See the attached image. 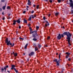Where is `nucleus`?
I'll use <instances>...</instances> for the list:
<instances>
[{"label": "nucleus", "mask_w": 73, "mask_h": 73, "mask_svg": "<svg viewBox=\"0 0 73 73\" xmlns=\"http://www.w3.org/2000/svg\"><path fill=\"white\" fill-rule=\"evenodd\" d=\"M61 37H64V36L62 34L61 35Z\"/></svg>", "instance_id": "obj_42"}, {"label": "nucleus", "mask_w": 73, "mask_h": 73, "mask_svg": "<svg viewBox=\"0 0 73 73\" xmlns=\"http://www.w3.org/2000/svg\"><path fill=\"white\" fill-rule=\"evenodd\" d=\"M27 4L28 5H31V2H30V0H28Z\"/></svg>", "instance_id": "obj_7"}, {"label": "nucleus", "mask_w": 73, "mask_h": 73, "mask_svg": "<svg viewBox=\"0 0 73 73\" xmlns=\"http://www.w3.org/2000/svg\"><path fill=\"white\" fill-rule=\"evenodd\" d=\"M19 38L20 39V40H24L23 38H22L21 37H19Z\"/></svg>", "instance_id": "obj_28"}, {"label": "nucleus", "mask_w": 73, "mask_h": 73, "mask_svg": "<svg viewBox=\"0 0 73 73\" xmlns=\"http://www.w3.org/2000/svg\"><path fill=\"white\" fill-rule=\"evenodd\" d=\"M26 12V11H24L23 12V13H25Z\"/></svg>", "instance_id": "obj_44"}, {"label": "nucleus", "mask_w": 73, "mask_h": 73, "mask_svg": "<svg viewBox=\"0 0 73 73\" xmlns=\"http://www.w3.org/2000/svg\"><path fill=\"white\" fill-rule=\"evenodd\" d=\"M38 7H39V5H38L36 7L37 9H38Z\"/></svg>", "instance_id": "obj_33"}, {"label": "nucleus", "mask_w": 73, "mask_h": 73, "mask_svg": "<svg viewBox=\"0 0 73 73\" xmlns=\"http://www.w3.org/2000/svg\"><path fill=\"white\" fill-rule=\"evenodd\" d=\"M63 35H66V36H67V39H70V37L72 36V35H71V34H70V33L69 32H68V33L66 32H64L63 33Z\"/></svg>", "instance_id": "obj_1"}, {"label": "nucleus", "mask_w": 73, "mask_h": 73, "mask_svg": "<svg viewBox=\"0 0 73 73\" xmlns=\"http://www.w3.org/2000/svg\"><path fill=\"white\" fill-rule=\"evenodd\" d=\"M58 3H60V2H61V0H58Z\"/></svg>", "instance_id": "obj_37"}, {"label": "nucleus", "mask_w": 73, "mask_h": 73, "mask_svg": "<svg viewBox=\"0 0 73 73\" xmlns=\"http://www.w3.org/2000/svg\"><path fill=\"white\" fill-rule=\"evenodd\" d=\"M10 15H11V14H9L8 15L9 16H10Z\"/></svg>", "instance_id": "obj_60"}, {"label": "nucleus", "mask_w": 73, "mask_h": 73, "mask_svg": "<svg viewBox=\"0 0 73 73\" xmlns=\"http://www.w3.org/2000/svg\"><path fill=\"white\" fill-rule=\"evenodd\" d=\"M14 70L15 71V72H16V73H18V71L16 70V68H14Z\"/></svg>", "instance_id": "obj_16"}, {"label": "nucleus", "mask_w": 73, "mask_h": 73, "mask_svg": "<svg viewBox=\"0 0 73 73\" xmlns=\"http://www.w3.org/2000/svg\"><path fill=\"white\" fill-rule=\"evenodd\" d=\"M7 72H8V73H9V71H7Z\"/></svg>", "instance_id": "obj_58"}, {"label": "nucleus", "mask_w": 73, "mask_h": 73, "mask_svg": "<svg viewBox=\"0 0 73 73\" xmlns=\"http://www.w3.org/2000/svg\"><path fill=\"white\" fill-rule=\"evenodd\" d=\"M60 55H61V54H60L59 55V59L60 60Z\"/></svg>", "instance_id": "obj_35"}, {"label": "nucleus", "mask_w": 73, "mask_h": 73, "mask_svg": "<svg viewBox=\"0 0 73 73\" xmlns=\"http://www.w3.org/2000/svg\"><path fill=\"white\" fill-rule=\"evenodd\" d=\"M31 13H34V11L33 10L32 11Z\"/></svg>", "instance_id": "obj_40"}, {"label": "nucleus", "mask_w": 73, "mask_h": 73, "mask_svg": "<svg viewBox=\"0 0 73 73\" xmlns=\"http://www.w3.org/2000/svg\"><path fill=\"white\" fill-rule=\"evenodd\" d=\"M33 6L34 7H35V6H36V5H33Z\"/></svg>", "instance_id": "obj_48"}, {"label": "nucleus", "mask_w": 73, "mask_h": 73, "mask_svg": "<svg viewBox=\"0 0 73 73\" xmlns=\"http://www.w3.org/2000/svg\"><path fill=\"white\" fill-rule=\"evenodd\" d=\"M50 36H48L47 37V40H49L50 39Z\"/></svg>", "instance_id": "obj_34"}, {"label": "nucleus", "mask_w": 73, "mask_h": 73, "mask_svg": "<svg viewBox=\"0 0 73 73\" xmlns=\"http://www.w3.org/2000/svg\"><path fill=\"white\" fill-rule=\"evenodd\" d=\"M56 55H58V53H56Z\"/></svg>", "instance_id": "obj_55"}, {"label": "nucleus", "mask_w": 73, "mask_h": 73, "mask_svg": "<svg viewBox=\"0 0 73 73\" xmlns=\"http://www.w3.org/2000/svg\"><path fill=\"white\" fill-rule=\"evenodd\" d=\"M4 68H2L1 69V72H3V71H4Z\"/></svg>", "instance_id": "obj_26"}, {"label": "nucleus", "mask_w": 73, "mask_h": 73, "mask_svg": "<svg viewBox=\"0 0 73 73\" xmlns=\"http://www.w3.org/2000/svg\"><path fill=\"white\" fill-rule=\"evenodd\" d=\"M70 2L71 3H73V1L72 0H69Z\"/></svg>", "instance_id": "obj_30"}, {"label": "nucleus", "mask_w": 73, "mask_h": 73, "mask_svg": "<svg viewBox=\"0 0 73 73\" xmlns=\"http://www.w3.org/2000/svg\"><path fill=\"white\" fill-rule=\"evenodd\" d=\"M5 1V0H1V1H2V2H4Z\"/></svg>", "instance_id": "obj_38"}, {"label": "nucleus", "mask_w": 73, "mask_h": 73, "mask_svg": "<svg viewBox=\"0 0 73 73\" xmlns=\"http://www.w3.org/2000/svg\"><path fill=\"white\" fill-rule=\"evenodd\" d=\"M66 54H67V56H69V55H70V53H69L68 52L66 53Z\"/></svg>", "instance_id": "obj_21"}, {"label": "nucleus", "mask_w": 73, "mask_h": 73, "mask_svg": "<svg viewBox=\"0 0 73 73\" xmlns=\"http://www.w3.org/2000/svg\"><path fill=\"white\" fill-rule=\"evenodd\" d=\"M34 54V52H32L31 53L29 54V56H32Z\"/></svg>", "instance_id": "obj_10"}, {"label": "nucleus", "mask_w": 73, "mask_h": 73, "mask_svg": "<svg viewBox=\"0 0 73 73\" xmlns=\"http://www.w3.org/2000/svg\"><path fill=\"white\" fill-rule=\"evenodd\" d=\"M4 19H5V17H3L2 19V20H4Z\"/></svg>", "instance_id": "obj_43"}, {"label": "nucleus", "mask_w": 73, "mask_h": 73, "mask_svg": "<svg viewBox=\"0 0 73 73\" xmlns=\"http://www.w3.org/2000/svg\"><path fill=\"white\" fill-rule=\"evenodd\" d=\"M68 66H69V64H68Z\"/></svg>", "instance_id": "obj_59"}, {"label": "nucleus", "mask_w": 73, "mask_h": 73, "mask_svg": "<svg viewBox=\"0 0 73 73\" xmlns=\"http://www.w3.org/2000/svg\"><path fill=\"white\" fill-rule=\"evenodd\" d=\"M17 23H18L19 24H20V19H19L17 20Z\"/></svg>", "instance_id": "obj_14"}, {"label": "nucleus", "mask_w": 73, "mask_h": 73, "mask_svg": "<svg viewBox=\"0 0 73 73\" xmlns=\"http://www.w3.org/2000/svg\"><path fill=\"white\" fill-rule=\"evenodd\" d=\"M27 8H29V6H27Z\"/></svg>", "instance_id": "obj_52"}, {"label": "nucleus", "mask_w": 73, "mask_h": 73, "mask_svg": "<svg viewBox=\"0 0 73 73\" xmlns=\"http://www.w3.org/2000/svg\"><path fill=\"white\" fill-rule=\"evenodd\" d=\"M38 47L40 48H41V45H40V44H38Z\"/></svg>", "instance_id": "obj_23"}, {"label": "nucleus", "mask_w": 73, "mask_h": 73, "mask_svg": "<svg viewBox=\"0 0 73 73\" xmlns=\"http://www.w3.org/2000/svg\"><path fill=\"white\" fill-rule=\"evenodd\" d=\"M60 60H57V59H56L54 60V61L55 62H56V65L58 66H59L60 65Z\"/></svg>", "instance_id": "obj_4"}, {"label": "nucleus", "mask_w": 73, "mask_h": 73, "mask_svg": "<svg viewBox=\"0 0 73 73\" xmlns=\"http://www.w3.org/2000/svg\"><path fill=\"white\" fill-rule=\"evenodd\" d=\"M28 44H26L25 45V49H27V46H28Z\"/></svg>", "instance_id": "obj_18"}, {"label": "nucleus", "mask_w": 73, "mask_h": 73, "mask_svg": "<svg viewBox=\"0 0 73 73\" xmlns=\"http://www.w3.org/2000/svg\"><path fill=\"white\" fill-rule=\"evenodd\" d=\"M50 3H52V0H50Z\"/></svg>", "instance_id": "obj_45"}, {"label": "nucleus", "mask_w": 73, "mask_h": 73, "mask_svg": "<svg viewBox=\"0 0 73 73\" xmlns=\"http://www.w3.org/2000/svg\"><path fill=\"white\" fill-rule=\"evenodd\" d=\"M10 7H9V6H8L7 7V9H10Z\"/></svg>", "instance_id": "obj_29"}, {"label": "nucleus", "mask_w": 73, "mask_h": 73, "mask_svg": "<svg viewBox=\"0 0 73 73\" xmlns=\"http://www.w3.org/2000/svg\"><path fill=\"white\" fill-rule=\"evenodd\" d=\"M28 60L29 61V59H28Z\"/></svg>", "instance_id": "obj_63"}, {"label": "nucleus", "mask_w": 73, "mask_h": 73, "mask_svg": "<svg viewBox=\"0 0 73 73\" xmlns=\"http://www.w3.org/2000/svg\"><path fill=\"white\" fill-rule=\"evenodd\" d=\"M31 17H32V19H34V18H35V17H34V16H33V15H32L31 16Z\"/></svg>", "instance_id": "obj_24"}, {"label": "nucleus", "mask_w": 73, "mask_h": 73, "mask_svg": "<svg viewBox=\"0 0 73 73\" xmlns=\"http://www.w3.org/2000/svg\"><path fill=\"white\" fill-rule=\"evenodd\" d=\"M61 34H59L57 36V38L58 39V40H60V39H61Z\"/></svg>", "instance_id": "obj_6"}, {"label": "nucleus", "mask_w": 73, "mask_h": 73, "mask_svg": "<svg viewBox=\"0 0 73 73\" xmlns=\"http://www.w3.org/2000/svg\"><path fill=\"white\" fill-rule=\"evenodd\" d=\"M39 28V27H38V26H36V29H38Z\"/></svg>", "instance_id": "obj_32"}, {"label": "nucleus", "mask_w": 73, "mask_h": 73, "mask_svg": "<svg viewBox=\"0 0 73 73\" xmlns=\"http://www.w3.org/2000/svg\"><path fill=\"white\" fill-rule=\"evenodd\" d=\"M48 16H50V14H49L48 15Z\"/></svg>", "instance_id": "obj_50"}, {"label": "nucleus", "mask_w": 73, "mask_h": 73, "mask_svg": "<svg viewBox=\"0 0 73 73\" xmlns=\"http://www.w3.org/2000/svg\"><path fill=\"white\" fill-rule=\"evenodd\" d=\"M36 16V15H35V16H34V17H35Z\"/></svg>", "instance_id": "obj_61"}, {"label": "nucleus", "mask_w": 73, "mask_h": 73, "mask_svg": "<svg viewBox=\"0 0 73 73\" xmlns=\"http://www.w3.org/2000/svg\"><path fill=\"white\" fill-rule=\"evenodd\" d=\"M6 42L7 43V45H9V44L10 45H11L12 46H14V43H13V44L12 45V43L10 42V40H9L8 41V40L7 38L6 39Z\"/></svg>", "instance_id": "obj_2"}, {"label": "nucleus", "mask_w": 73, "mask_h": 73, "mask_svg": "<svg viewBox=\"0 0 73 73\" xmlns=\"http://www.w3.org/2000/svg\"><path fill=\"white\" fill-rule=\"evenodd\" d=\"M44 1H46L47 2H48V0H44Z\"/></svg>", "instance_id": "obj_49"}, {"label": "nucleus", "mask_w": 73, "mask_h": 73, "mask_svg": "<svg viewBox=\"0 0 73 73\" xmlns=\"http://www.w3.org/2000/svg\"><path fill=\"white\" fill-rule=\"evenodd\" d=\"M32 19V17H30L29 18V21H31V19Z\"/></svg>", "instance_id": "obj_25"}, {"label": "nucleus", "mask_w": 73, "mask_h": 73, "mask_svg": "<svg viewBox=\"0 0 73 73\" xmlns=\"http://www.w3.org/2000/svg\"><path fill=\"white\" fill-rule=\"evenodd\" d=\"M69 57V56L68 55H67L66 56V58H68Z\"/></svg>", "instance_id": "obj_36"}, {"label": "nucleus", "mask_w": 73, "mask_h": 73, "mask_svg": "<svg viewBox=\"0 0 73 73\" xmlns=\"http://www.w3.org/2000/svg\"><path fill=\"white\" fill-rule=\"evenodd\" d=\"M6 5H7V3L5 4V5L3 7V10H5V7H6Z\"/></svg>", "instance_id": "obj_11"}, {"label": "nucleus", "mask_w": 73, "mask_h": 73, "mask_svg": "<svg viewBox=\"0 0 73 73\" xmlns=\"http://www.w3.org/2000/svg\"><path fill=\"white\" fill-rule=\"evenodd\" d=\"M16 21L14 20L13 21V25H15L16 24Z\"/></svg>", "instance_id": "obj_17"}, {"label": "nucleus", "mask_w": 73, "mask_h": 73, "mask_svg": "<svg viewBox=\"0 0 73 73\" xmlns=\"http://www.w3.org/2000/svg\"><path fill=\"white\" fill-rule=\"evenodd\" d=\"M13 54L15 57H16L17 56V53H15L14 52H13Z\"/></svg>", "instance_id": "obj_12"}, {"label": "nucleus", "mask_w": 73, "mask_h": 73, "mask_svg": "<svg viewBox=\"0 0 73 73\" xmlns=\"http://www.w3.org/2000/svg\"><path fill=\"white\" fill-rule=\"evenodd\" d=\"M2 15H4V12H3L2 13Z\"/></svg>", "instance_id": "obj_51"}, {"label": "nucleus", "mask_w": 73, "mask_h": 73, "mask_svg": "<svg viewBox=\"0 0 73 73\" xmlns=\"http://www.w3.org/2000/svg\"><path fill=\"white\" fill-rule=\"evenodd\" d=\"M33 33H34V34L33 35V36L34 38H36V36H35V35H36V31H31L30 32V33L31 34Z\"/></svg>", "instance_id": "obj_3"}, {"label": "nucleus", "mask_w": 73, "mask_h": 73, "mask_svg": "<svg viewBox=\"0 0 73 73\" xmlns=\"http://www.w3.org/2000/svg\"><path fill=\"white\" fill-rule=\"evenodd\" d=\"M28 25L29 27V26H30V24H29Z\"/></svg>", "instance_id": "obj_56"}, {"label": "nucleus", "mask_w": 73, "mask_h": 73, "mask_svg": "<svg viewBox=\"0 0 73 73\" xmlns=\"http://www.w3.org/2000/svg\"><path fill=\"white\" fill-rule=\"evenodd\" d=\"M33 41H36V40H37V39L34 38L33 39Z\"/></svg>", "instance_id": "obj_22"}, {"label": "nucleus", "mask_w": 73, "mask_h": 73, "mask_svg": "<svg viewBox=\"0 0 73 73\" xmlns=\"http://www.w3.org/2000/svg\"><path fill=\"white\" fill-rule=\"evenodd\" d=\"M35 51H36L38 50V47H36L35 48Z\"/></svg>", "instance_id": "obj_20"}, {"label": "nucleus", "mask_w": 73, "mask_h": 73, "mask_svg": "<svg viewBox=\"0 0 73 73\" xmlns=\"http://www.w3.org/2000/svg\"><path fill=\"white\" fill-rule=\"evenodd\" d=\"M21 26H19V29H21Z\"/></svg>", "instance_id": "obj_39"}, {"label": "nucleus", "mask_w": 73, "mask_h": 73, "mask_svg": "<svg viewBox=\"0 0 73 73\" xmlns=\"http://www.w3.org/2000/svg\"><path fill=\"white\" fill-rule=\"evenodd\" d=\"M27 11H28V8H27Z\"/></svg>", "instance_id": "obj_57"}, {"label": "nucleus", "mask_w": 73, "mask_h": 73, "mask_svg": "<svg viewBox=\"0 0 73 73\" xmlns=\"http://www.w3.org/2000/svg\"><path fill=\"white\" fill-rule=\"evenodd\" d=\"M8 67H9L8 66H6L4 67V69H5V70H6L7 69V68H8Z\"/></svg>", "instance_id": "obj_15"}, {"label": "nucleus", "mask_w": 73, "mask_h": 73, "mask_svg": "<svg viewBox=\"0 0 73 73\" xmlns=\"http://www.w3.org/2000/svg\"><path fill=\"white\" fill-rule=\"evenodd\" d=\"M23 55H25V53H24L23 54Z\"/></svg>", "instance_id": "obj_53"}, {"label": "nucleus", "mask_w": 73, "mask_h": 73, "mask_svg": "<svg viewBox=\"0 0 73 73\" xmlns=\"http://www.w3.org/2000/svg\"><path fill=\"white\" fill-rule=\"evenodd\" d=\"M68 61H70V58H68Z\"/></svg>", "instance_id": "obj_47"}, {"label": "nucleus", "mask_w": 73, "mask_h": 73, "mask_svg": "<svg viewBox=\"0 0 73 73\" xmlns=\"http://www.w3.org/2000/svg\"><path fill=\"white\" fill-rule=\"evenodd\" d=\"M71 13L72 14H73V10H71Z\"/></svg>", "instance_id": "obj_31"}, {"label": "nucleus", "mask_w": 73, "mask_h": 73, "mask_svg": "<svg viewBox=\"0 0 73 73\" xmlns=\"http://www.w3.org/2000/svg\"><path fill=\"white\" fill-rule=\"evenodd\" d=\"M15 65H12L11 66V70H12L13 69H14V68L15 67Z\"/></svg>", "instance_id": "obj_9"}, {"label": "nucleus", "mask_w": 73, "mask_h": 73, "mask_svg": "<svg viewBox=\"0 0 73 73\" xmlns=\"http://www.w3.org/2000/svg\"><path fill=\"white\" fill-rule=\"evenodd\" d=\"M24 23H27V21L26 20H25L24 21Z\"/></svg>", "instance_id": "obj_27"}, {"label": "nucleus", "mask_w": 73, "mask_h": 73, "mask_svg": "<svg viewBox=\"0 0 73 73\" xmlns=\"http://www.w3.org/2000/svg\"><path fill=\"white\" fill-rule=\"evenodd\" d=\"M43 19L44 20H45V17H44Z\"/></svg>", "instance_id": "obj_41"}, {"label": "nucleus", "mask_w": 73, "mask_h": 73, "mask_svg": "<svg viewBox=\"0 0 73 73\" xmlns=\"http://www.w3.org/2000/svg\"><path fill=\"white\" fill-rule=\"evenodd\" d=\"M63 28H64V27H63Z\"/></svg>", "instance_id": "obj_62"}, {"label": "nucleus", "mask_w": 73, "mask_h": 73, "mask_svg": "<svg viewBox=\"0 0 73 73\" xmlns=\"http://www.w3.org/2000/svg\"><path fill=\"white\" fill-rule=\"evenodd\" d=\"M67 40H68V42L69 46H70V45H71V44H70V38L68 39Z\"/></svg>", "instance_id": "obj_8"}, {"label": "nucleus", "mask_w": 73, "mask_h": 73, "mask_svg": "<svg viewBox=\"0 0 73 73\" xmlns=\"http://www.w3.org/2000/svg\"><path fill=\"white\" fill-rule=\"evenodd\" d=\"M46 23L45 24V27H47L48 25H49V23H48V22L47 21H46Z\"/></svg>", "instance_id": "obj_5"}, {"label": "nucleus", "mask_w": 73, "mask_h": 73, "mask_svg": "<svg viewBox=\"0 0 73 73\" xmlns=\"http://www.w3.org/2000/svg\"><path fill=\"white\" fill-rule=\"evenodd\" d=\"M6 71V70H5V72Z\"/></svg>", "instance_id": "obj_64"}, {"label": "nucleus", "mask_w": 73, "mask_h": 73, "mask_svg": "<svg viewBox=\"0 0 73 73\" xmlns=\"http://www.w3.org/2000/svg\"><path fill=\"white\" fill-rule=\"evenodd\" d=\"M70 7H72V9H73V3H71L70 4Z\"/></svg>", "instance_id": "obj_13"}, {"label": "nucleus", "mask_w": 73, "mask_h": 73, "mask_svg": "<svg viewBox=\"0 0 73 73\" xmlns=\"http://www.w3.org/2000/svg\"><path fill=\"white\" fill-rule=\"evenodd\" d=\"M45 46H46V47H47V46H48L46 45H45Z\"/></svg>", "instance_id": "obj_54"}, {"label": "nucleus", "mask_w": 73, "mask_h": 73, "mask_svg": "<svg viewBox=\"0 0 73 73\" xmlns=\"http://www.w3.org/2000/svg\"><path fill=\"white\" fill-rule=\"evenodd\" d=\"M2 11V9L0 8V11Z\"/></svg>", "instance_id": "obj_46"}, {"label": "nucleus", "mask_w": 73, "mask_h": 73, "mask_svg": "<svg viewBox=\"0 0 73 73\" xmlns=\"http://www.w3.org/2000/svg\"><path fill=\"white\" fill-rule=\"evenodd\" d=\"M58 14H59V13H55V15L56 16H58Z\"/></svg>", "instance_id": "obj_19"}]
</instances>
